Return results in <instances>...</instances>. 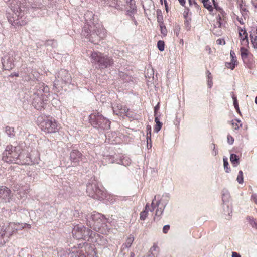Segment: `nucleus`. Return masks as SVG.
Masks as SVG:
<instances>
[{
	"label": "nucleus",
	"mask_w": 257,
	"mask_h": 257,
	"mask_svg": "<svg viewBox=\"0 0 257 257\" xmlns=\"http://www.w3.org/2000/svg\"><path fill=\"white\" fill-rule=\"evenodd\" d=\"M251 199L254 202L255 204H257V194H253L251 196Z\"/></svg>",
	"instance_id": "58"
},
{
	"label": "nucleus",
	"mask_w": 257,
	"mask_h": 257,
	"mask_svg": "<svg viewBox=\"0 0 257 257\" xmlns=\"http://www.w3.org/2000/svg\"><path fill=\"white\" fill-rule=\"evenodd\" d=\"M222 18L223 17L220 14H218L216 17L217 22L215 25H217L219 28H221L223 25V20H224V18Z\"/></svg>",
	"instance_id": "33"
},
{
	"label": "nucleus",
	"mask_w": 257,
	"mask_h": 257,
	"mask_svg": "<svg viewBox=\"0 0 257 257\" xmlns=\"http://www.w3.org/2000/svg\"><path fill=\"white\" fill-rule=\"evenodd\" d=\"M204 8L207 9L209 12H212L213 11V7L209 0H201Z\"/></svg>",
	"instance_id": "23"
},
{
	"label": "nucleus",
	"mask_w": 257,
	"mask_h": 257,
	"mask_svg": "<svg viewBox=\"0 0 257 257\" xmlns=\"http://www.w3.org/2000/svg\"><path fill=\"white\" fill-rule=\"evenodd\" d=\"M239 36L243 42H245L247 44H249L248 38V34L245 30L241 29L239 31Z\"/></svg>",
	"instance_id": "20"
},
{
	"label": "nucleus",
	"mask_w": 257,
	"mask_h": 257,
	"mask_svg": "<svg viewBox=\"0 0 257 257\" xmlns=\"http://www.w3.org/2000/svg\"><path fill=\"white\" fill-rule=\"evenodd\" d=\"M227 142L230 145L233 144L234 142V138L231 135H228L227 136Z\"/></svg>",
	"instance_id": "51"
},
{
	"label": "nucleus",
	"mask_w": 257,
	"mask_h": 257,
	"mask_svg": "<svg viewBox=\"0 0 257 257\" xmlns=\"http://www.w3.org/2000/svg\"><path fill=\"white\" fill-rule=\"evenodd\" d=\"M9 238L4 233L2 229H0V245H4L8 241Z\"/></svg>",
	"instance_id": "22"
},
{
	"label": "nucleus",
	"mask_w": 257,
	"mask_h": 257,
	"mask_svg": "<svg viewBox=\"0 0 257 257\" xmlns=\"http://www.w3.org/2000/svg\"><path fill=\"white\" fill-rule=\"evenodd\" d=\"M0 199L1 203L8 207H11L14 205L15 203H17L11 190L6 186H0Z\"/></svg>",
	"instance_id": "8"
},
{
	"label": "nucleus",
	"mask_w": 257,
	"mask_h": 257,
	"mask_svg": "<svg viewBox=\"0 0 257 257\" xmlns=\"http://www.w3.org/2000/svg\"><path fill=\"white\" fill-rule=\"evenodd\" d=\"M230 57L231 58V61L233 62L236 63V57L235 52L231 50L230 52Z\"/></svg>",
	"instance_id": "48"
},
{
	"label": "nucleus",
	"mask_w": 257,
	"mask_h": 257,
	"mask_svg": "<svg viewBox=\"0 0 257 257\" xmlns=\"http://www.w3.org/2000/svg\"><path fill=\"white\" fill-rule=\"evenodd\" d=\"M84 156L77 149H73L69 154V160L71 162V165L68 168L72 166L75 167L79 165L80 162L83 160Z\"/></svg>",
	"instance_id": "12"
},
{
	"label": "nucleus",
	"mask_w": 257,
	"mask_h": 257,
	"mask_svg": "<svg viewBox=\"0 0 257 257\" xmlns=\"http://www.w3.org/2000/svg\"><path fill=\"white\" fill-rule=\"evenodd\" d=\"M11 10L13 14L12 16L10 14L7 16L9 22L14 26L25 25L26 22L23 20L20 21V19L24 16V12L27 11V7L21 2L18 1L16 4H14L13 6H12Z\"/></svg>",
	"instance_id": "2"
},
{
	"label": "nucleus",
	"mask_w": 257,
	"mask_h": 257,
	"mask_svg": "<svg viewBox=\"0 0 257 257\" xmlns=\"http://www.w3.org/2000/svg\"><path fill=\"white\" fill-rule=\"evenodd\" d=\"M125 116L130 118H133L134 116V113L129 110V112L127 113L126 114H125Z\"/></svg>",
	"instance_id": "55"
},
{
	"label": "nucleus",
	"mask_w": 257,
	"mask_h": 257,
	"mask_svg": "<svg viewBox=\"0 0 257 257\" xmlns=\"http://www.w3.org/2000/svg\"><path fill=\"white\" fill-rule=\"evenodd\" d=\"M157 18L159 24L163 25V24H164L163 16L161 10H158L157 11Z\"/></svg>",
	"instance_id": "29"
},
{
	"label": "nucleus",
	"mask_w": 257,
	"mask_h": 257,
	"mask_svg": "<svg viewBox=\"0 0 257 257\" xmlns=\"http://www.w3.org/2000/svg\"><path fill=\"white\" fill-rule=\"evenodd\" d=\"M88 28H89L90 31L94 32V33H95L98 35L100 33H103V38H104L106 36V31L101 23H93L92 25H90Z\"/></svg>",
	"instance_id": "17"
},
{
	"label": "nucleus",
	"mask_w": 257,
	"mask_h": 257,
	"mask_svg": "<svg viewBox=\"0 0 257 257\" xmlns=\"http://www.w3.org/2000/svg\"><path fill=\"white\" fill-rule=\"evenodd\" d=\"M129 112V109H128L125 106H121V108H120V115H122V117L124 118V116H125V114H126L127 113Z\"/></svg>",
	"instance_id": "35"
},
{
	"label": "nucleus",
	"mask_w": 257,
	"mask_h": 257,
	"mask_svg": "<svg viewBox=\"0 0 257 257\" xmlns=\"http://www.w3.org/2000/svg\"><path fill=\"white\" fill-rule=\"evenodd\" d=\"M47 95H34L33 106L37 110L44 109L47 103Z\"/></svg>",
	"instance_id": "15"
},
{
	"label": "nucleus",
	"mask_w": 257,
	"mask_h": 257,
	"mask_svg": "<svg viewBox=\"0 0 257 257\" xmlns=\"http://www.w3.org/2000/svg\"><path fill=\"white\" fill-rule=\"evenodd\" d=\"M213 85L212 78L208 79L207 85L209 88H211Z\"/></svg>",
	"instance_id": "59"
},
{
	"label": "nucleus",
	"mask_w": 257,
	"mask_h": 257,
	"mask_svg": "<svg viewBox=\"0 0 257 257\" xmlns=\"http://www.w3.org/2000/svg\"><path fill=\"white\" fill-rule=\"evenodd\" d=\"M211 146H213V150H212V155L213 156H215L218 154V150H217V149H216L215 145L214 144L212 143L211 144Z\"/></svg>",
	"instance_id": "53"
},
{
	"label": "nucleus",
	"mask_w": 257,
	"mask_h": 257,
	"mask_svg": "<svg viewBox=\"0 0 257 257\" xmlns=\"http://www.w3.org/2000/svg\"><path fill=\"white\" fill-rule=\"evenodd\" d=\"M251 43L255 49H257V38L253 37L252 34L250 35Z\"/></svg>",
	"instance_id": "43"
},
{
	"label": "nucleus",
	"mask_w": 257,
	"mask_h": 257,
	"mask_svg": "<svg viewBox=\"0 0 257 257\" xmlns=\"http://www.w3.org/2000/svg\"><path fill=\"white\" fill-rule=\"evenodd\" d=\"M127 14L130 16L136 11V6L134 0H130L127 3L126 6Z\"/></svg>",
	"instance_id": "18"
},
{
	"label": "nucleus",
	"mask_w": 257,
	"mask_h": 257,
	"mask_svg": "<svg viewBox=\"0 0 257 257\" xmlns=\"http://www.w3.org/2000/svg\"><path fill=\"white\" fill-rule=\"evenodd\" d=\"M147 76L146 75V78L148 77L149 79H154V70L152 68L149 67L147 69Z\"/></svg>",
	"instance_id": "36"
},
{
	"label": "nucleus",
	"mask_w": 257,
	"mask_h": 257,
	"mask_svg": "<svg viewBox=\"0 0 257 257\" xmlns=\"http://www.w3.org/2000/svg\"><path fill=\"white\" fill-rule=\"evenodd\" d=\"M131 159L127 157H123L121 159L122 164L124 166L129 165L131 164Z\"/></svg>",
	"instance_id": "39"
},
{
	"label": "nucleus",
	"mask_w": 257,
	"mask_h": 257,
	"mask_svg": "<svg viewBox=\"0 0 257 257\" xmlns=\"http://www.w3.org/2000/svg\"><path fill=\"white\" fill-rule=\"evenodd\" d=\"M175 31L176 35H177V36H178L179 33V31H180V27L179 26H177L176 27Z\"/></svg>",
	"instance_id": "64"
},
{
	"label": "nucleus",
	"mask_w": 257,
	"mask_h": 257,
	"mask_svg": "<svg viewBox=\"0 0 257 257\" xmlns=\"http://www.w3.org/2000/svg\"><path fill=\"white\" fill-rule=\"evenodd\" d=\"M223 208L224 214L227 215L228 216V218H226V219L229 220L231 217V214L232 212V209L228 205H226V206H223Z\"/></svg>",
	"instance_id": "24"
},
{
	"label": "nucleus",
	"mask_w": 257,
	"mask_h": 257,
	"mask_svg": "<svg viewBox=\"0 0 257 257\" xmlns=\"http://www.w3.org/2000/svg\"><path fill=\"white\" fill-rule=\"evenodd\" d=\"M247 220L249 221L252 227L257 229V222L255 219L250 216H247Z\"/></svg>",
	"instance_id": "32"
},
{
	"label": "nucleus",
	"mask_w": 257,
	"mask_h": 257,
	"mask_svg": "<svg viewBox=\"0 0 257 257\" xmlns=\"http://www.w3.org/2000/svg\"><path fill=\"white\" fill-rule=\"evenodd\" d=\"M72 235L77 239H83L89 241V239L92 237L93 231L86 228L82 224H78L74 227L72 231Z\"/></svg>",
	"instance_id": "7"
},
{
	"label": "nucleus",
	"mask_w": 257,
	"mask_h": 257,
	"mask_svg": "<svg viewBox=\"0 0 257 257\" xmlns=\"http://www.w3.org/2000/svg\"><path fill=\"white\" fill-rule=\"evenodd\" d=\"M55 80L54 82V85L56 86L59 85L70 84L72 81V78L69 72L66 70L62 69L56 74Z\"/></svg>",
	"instance_id": "10"
},
{
	"label": "nucleus",
	"mask_w": 257,
	"mask_h": 257,
	"mask_svg": "<svg viewBox=\"0 0 257 257\" xmlns=\"http://www.w3.org/2000/svg\"><path fill=\"white\" fill-rule=\"evenodd\" d=\"M239 7H240V10H241V12H246V9L245 7V6H244L243 5V3L240 4Z\"/></svg>",
	"instance_id": "60"
},
{
	"label": "nucleus",
	"mask_w": 257,
	"mask_h": 257,
	"mask_svg": "<svg viewBox=\"0 0 257 257\" xmlns=\"http://www.w3.org/2000/svg\"><path fill=\"white\" fill-rule=\"evenodd\" d=\"M169 229H170L169 225H166L164 226V227L163 228V232L165 234L167 233Z\"/></svg>",
	"instance_id": "52"
},
{
	"label": "nucleus",
	"mask_w": 257,
	"mask_h": 257,
	"mask_svg": "<svg viewBox=\"0 0 257 257\" xmlns=\"http://www.w3.org/2000/svg\"><path fill=\"white\" fill-rule=\"evenodd\" d=\"M24 155L22 153V149L19 146L8 145L2 154V159L8 163H15L25 165L27 160L24 159Z\"/></svg>",
	"instance_id": "1"
},
{
	"label": "nucleus",
	"mask_w": 257,
	"mask_h": 257,
	"mask_svg": "<svg viewBox=\"0 0 257 257\" xmlns=\"http://www.w3.org/2000/svg\"><path fill=\"white\" fill-rule=\"evenodd\" d=\"M5 132L10 138H13L15 136L14 129L13 127L6 126L5 127Z\"/></svg>",
	"instance_id": "25"
},
{
	"label": "nucleus",
	"mask_w": 257,
	"mask_h": 257,
	"mask_svg": "<svg viewBox=\"0 0 257 257\" xmlns=\"http://www.w3.org/2000/svg\"><path fill=\"white\" fill-rule=\"evenodd\" d=\"M146 139L147 140V147L148 149H150L152 147L151 139L150 138V136L146 137Z\"/></svg>",
	"instance_id": "49"
},
{
	"label": "nucleus",
	"mask_w": 257,
	"mask_h": 257,
	"mask_svg": "<svg viewBox=\"0 0 257 257\" xmlns=\"http://www.w3.org/2000/svg\"><path fill=\"white\" fill-rule=\"evenodd\" d=\"M241 56L243 59L247 58L248 56L247 50L243 47L241 48Z\"/></svg>",
	"instance_id": "47"
},
{
	"label": "nucleus",
	"mask_w": 257,
	"mask_h": 257,
	"mask_svg": "<svg viewBox=\"0 0 257 257\" xmlns=\"http://www.w3.org/2000/svg\"><path fill=\"white\" fill-rule=\"evenodd\" d=\"M24 226L20 224H16L11 222L4 225L1 228L7 236L9 238L13 234L17 232V230L23 228Z\"/></svg>",
	"instance_id": "13"
},
{
	"label": "nucleus",
	"mask_w": 257,
	"mask_h": 257,
	"mask_svg": "<svg viewBox=\"0 0 257 257\" xmlns=\"http://www.w3.org/2000/svg\"><path fill=\"white\" fill-rule=\"evenodd\" d=\"M166 205V204L164 205H163L162 207H160L159 209L158 208L156 211L155 216L156 217H159L163 213L164 209Z\"/></svg>",
	"instance_id": "38"
},
{
	"label": "nucleus",
	"mask_w": 257,
	"mask_h": 257,
	"mask_svg": "<svg viewBox=\"0 0 257 257\" xmlns=\"http://www.w3.org/2000/svg\"><path fill=\"white\" fill-rule=\"evenodd\" d=\"M86 192L88 195L97 200H103L106 196V193L102 189L99 188L95 182L92 181L87 185Z\"/></svg>",
	"instance_id": "9"
},
{
	"label": "nucleus",
	"mask_w": 257,
	"mask_h": 257,
	"mask_svg": "<svg viewBox=\"0 0 257 257\" xmlns=\"http://www.w3.org/2000/svg\"><path fill=\"white\" fill-rule=\"evenodd\" d=\"M237 181L239 184H242L244 182V178H243V171L240 170L239 172V173L237 175V178H236Z\"/></svg>",
	"instance_id": "34"
},
{
	"label": "nucleus",
	"mask_w": 257,
	"mask_h": 257,
	"mask_svg": "<svg viewBox=\"0 0 257 257\" xmlns=\"http://www.w3.org/2000/svg\"><path fill=\"white\" fill-rule=\"evenodd\" d=\"M159 26H160L161 34L163 36H166L167 33V29L166 28V27H165L164 24H163V25L159 24Z\"/></svg>",
	"instance_id": "44"
},
{
	"label": "nucleus",
	"mask_w": 257,
	"mask_h": 257,
	"mask_svg": "<svg viewBox=\"0 0 257 257\" xmlns=\"http://www.w3.org/2000/svg\"><path fill=\"white\" fill-rule=\"evenodd\" d=\"M134 241V237L130 235L128 238H127L125 243L123 245V246L124 247L128 248L131 247V246L132 244V243Z\"/></svg>",
	"instance_id": "27"
},
{
	"label": "nucleus",
	"mask_w": 257,
	"mask_h": 257,
	"mask_svg": "<svg viewBox=\"0 0 257 257\" xmlns=\"http://www.w3.org/2000/svg\"><path fill=\"white\" fill-rule=\"evenodd\" d=\"M155 121L156 122V125L154 128V132L158 133L161 128L162 123L158 120L157 117H155Z\"/></svg>",
	"instance_id": "28"
},
{
	"label": "nucleus",
	"mask_w": 257,
	"mask_h": 257,
	"mask_svg": "<svg viewBox=\"0 0 257 257\" xmlns=\"http://www.w3.org/2000/svg\"><path fill=\"white\" fill-rule=\"evenodd\" d=\"M214 6V8L216 10V11H219V10H221V8H220L218 4V3L216 2H214L213 4Z\"/></svg>",
	"instance_id": "54"
},
{
	"label": "nucleus",
	"mask_w": 257,
	"mask_h": 257,
	"mask_svg": "<svg viewBox=\"0 0 257 257\" xmlns=\"http://www.w3.org/2000/svg\"><path fill=\"white\" fill-rule=\"evenodd\" d=\"M154 202H153V201H152V203H151V206H149V205H148V204H146V208H145V209H146V214H147V212H148V211H152L154 208H155V206L154 205ZM147 217V216L146 215V217Z\"/></svg>",
	"instance_id": "46"
},
{
	"label": "nucleus",
	"mask_w": 257,
	"mask_h": 257,
	"mask_svg": "<svg viewBox=\"0 0 257 257\" xmlns=\"http://www.w3.org/2000/svg\"><path fill=\"white\" fill-rule=\"evenodd\" d=\"M15 54L14 52H9L2 59L3 67L5 70H10L14 66V62Z\"/></svg>",
	"instance_id": "14"
},
{
	"label": "nucleus",
	"mask_w": 257,
	"mask_h": 257,
	"mask_svg": "<svg viewBox=\"0 0 257 257\" xmlns=\"http://www.w3.org/2000/svg\"><path fill=\"white\" fill-rule=\"evenodd\" d=\"M110 7H115V8L119 9L120 8L119 5L118 4L117 0H110L107 2V5Z\"/></svg>",
	"instance_id": "26"
},
{
	"label": "nucleus",
	"mask_w": 257,
	"mask_h": 257,
	"mask_svg": "<svg viewBox=\"0 0 257 257\" xmlns=\"http://www.w3.org/2000/svg\"><path fill=\"white\" fill-rule=\"evenodd\" d=\"M233 105L234 106V108H235L237 112L241 115V111L239 109V105L237 103L236 97L233 96Z\"/></svg>",
	"instance_id": "37"
},
{
	"label": "nucleus",
	"mask_w": 257,
	"mask_h": 257,
	"mask_svg": "<svg viewBox=\"0 0 257 257\" xmlns=\"http://www.w3.org/2000/svg\"><path fill=\"white\" fill-rule=\"evenodd\" d=\"M45 44L47 46H51L52 48H56L57 46V42L55 40H48Z\"/></svg>",
	"instance_id": "31"
},
{
	"label": "nucleus",
	"mask_w": 257,
	"mask_h": 257,
	"mask_svg": "<svg viewBox=\"0 0 257 257\" xmlns=\"http://www.w3.org/2000/svg\"><path fill=\"white\" fill-rule=\"evenodd\" d=\"M36 86L34 92V95H47L46 93L49 92V88L47 86H44L43 83H35Z\"/></svg>",
	"instance_id": "16"
},
{
	"label": "nucleus",
	"mask_w": 257,
	"mask_h": 257,
	"mask_svg": "<svg viewBox=\"0 0 257 257\" xmlns=\"http://www.w3.org/2000/svg\"><path fill=\"white\" fill-rule=\"evenodd\" d=\"M89 16H93V14H92V12L88 11L84 14V17L85 19L88 18Z\"/></svg>",
	"instance_id": "56"
},
{
	"label": "nucleus",
	"mask_w": 257,
	"mask_h": 257,
	"mask_svg": "<svg viewBox=\"0 0 257 257\" xmlns=\"http://www.w3.org/2000/svg\"><path fill=\"white\" fill-rule=\"evenodd\" d=\"M90 58L91 62L98 65V68L100 69L107 68L113 64V60L111 57L104 55L99 52L92 53Z\"/></svg>",
	"instance_id": "4"
},
{
	"label": "nucleus",
	"mask_w": 257,
	"mask_h": 257,
	"mask_svg": "<svg viewBox=\"0 0 257 257\" xmlns=\"http://www.w3.org/2000/svg\"><path fill=\"white\" fill-rule=\"evenodd\" d=\"M86 219L87 225L97 232L100 231L102 228L106 226V218L102 214L96 212L87 214Z\"/></svg>",
	"instance_id": "3"
},
{
	"label": "nucleus",
	"mask_w": 257,
	"mask_h": 257,
	"mask_svg": "<svg viewBox=\"0 0 257 257\" xmlns=\"http://www.w3.org/2000/svg\"><path fill=\"white\" fill-rule=\"evenodd\" d=\"M190 20H191L190 19V20L186 19L184 21V25L187 30H189L191 28Z\"/></svg>",
	"instance_id": "50"
},
{
	"label": "nucleus",
	"mask_w": 257,
	"mask_h": 257,
	"mask_svg": "<svg viewBox=\"0 0 257 257\" xmlns=\"http://www.w3.org/2000/svg\"><path fill=\"white\" fill-rule=\"evenodd\" d=\"M165 43L162 40H159L157 42V48L160 51L164 50Z\"/></svg>",
	"instance_id": "41"
},
{
	"label": "nucleus",
	"mask_w": 257,
	"mask_h": 257,
	"mask_svg": "<svg viewBox=\"0 0 257 257\" xmlns=\"http://www.w3.org/2000/svg\"><path fill=\"white\" fill-rule=\"evenodd\" d=\"M230 198V195L229 192L227 190H224L222 191V201L223 203L228 202L229 201V199Z\"/></svg>",
	"instance_id": "21"
},
{
	"label": "nucleus",
	"mask_w": 257,
	"mask_h": 257,
	"mask_svg": "<svg viewBox=\"0 0 257 257\" xmlns=\"http://www.w3.org/2000/svg\"><path fill=\"white\" fill-rule=\"evenodd\" d=\"M89 121L91 125L97 128L107 130L110 127V121L98 112L89 115Z\"/></svg>",
	"instance_id": "5"
},
{
	"label": "nucleus",
	"mask_w": 257,
	"mask_h": 257,
	"mask_svg": "<svg viewBox=\"0 0 257 257\" xmlns=\"http://www.w3.org/2000/svg\"><path fill=\"white\" fill-rule=\"evenodd\" d=\"M223 160L224 168L225 169V171L227 173H229L230 171V169L228 167V166L229 165V163H228V162L227 160V158L226 157L223 158Z\"/></svg>",
	"instance_id": "42"
},
{
	"label": "nucleus",
	"mask_w": 257,
	"mask_h": 257,
	"mask_svg": "<svg viewBox=\"0 0 257 257\" xmlns=\"http://www.w3.org/2000/svg\"><path fill=\"white\" fill-rule=\"evenodd\" d=\"M158 248V246L156 244H154L153 245L150 249L148 254H155V255L157 254V248Z\"/></svg>",
	"instance_id": "40"
},
{
	"label": "nucleus",
	"mask_w": 257,
	"mask_h": 257,
	"mask_svg": "<svg viewBox=\"0 0 257 257\" xmlns=\"http://www.w3.org/2000/svg\"><path fill=\"white\" fill-rule=\"evenodd\" d=\"M225 65L227 68L233 70L235 68L236 63L231 61L230 62H226Z\"/></svg>",
	"instance_id": "45"
},
{
	"label": "nucleus",
	"mask_w": 257,
	"mask_h": 257,
	"mask_svg": "<svg viewBox=\"0 0 257 257\" xmlns=\"http://www.w3.org/2000/svg\"><path fill=\"white\" fill-rule=\"evenodd\" d=\"M140 219L143 220L145 219V210H143L140 213Z\"/></svg>",
	"instance_id": "61"
},
{
	"label": "nucleus",
	"mask_w": 257,
	"mask_h": 257,
	"mask_svg": "<svg viewBox=\"0 0 257 257\" xmlns=\"http://www.w3.org/2000/svg\"><path fill=\"white\" fill-rule=\"evenodd\" d=\"M232 125L233 126H235L234 129L235 130H237L239 129L240 127H242V123H240V126H238L237 123H234V122H232Z\"/></svg>",
	"instance_id": "57"
},
{
	"label": "nucleus",
	"mask_w": 257,
	"mask_h": 257,
	"mask_svg": "<svg viewBox=\"0 0 257 257\" xmlns=\"http://www.w3.org/2000/svg\"><path fill=\"white\" fill-rule=\"evenodd\" d=\"M216 42H217V44H219V45H221L222 44H223L224 45L225 43V41L224 40H221V39L217 40Z\"/></svg>",
	"instance_id": "62"
},
{
	"label": "nucleus",
	"mask_w": 257,
	"mask_h": 257,
	"mask_svg": "<svg viewBox=\"0 0 257 257\" xmlns=\"http://www.w3.org/2000/svg\"><path fill=\"white\" fill-rule=\"evenodd\" d=\"M82 35L89 39V41L94 44H98L101 39L103 38V34L100 33L98 35L94 32L89 31V28L84 26L82 31Z\"/></svg>",
	"instance_id": "11"
},
{
	"label": "nucleus",
	"mask_w": 257,
	"mask_h": 257,
	"mask_svg": "<svg viewBox=\"0 0 257 257\" xmlns=\"http://www.w3.org/2000/svg\"><path fill=\"white\" fill-rule=\"evenodd\" d=\"M213 33L217 36H220L222 34V32L220 28H219L217 25H214V27L212 28Z\"/></svg>",
	"instance_id": "30"
},
{
	"label": "nucleus",
	"mask_w": 257,
	"mask_h": 257,
	"mask_svg": "<svg viewBox=\"0 0 257 257\" xmlns=\"http://www.w3.org/2000/svg\"><path fill=\"white\" fill-rule=\"evenodd\" d=\"M230 160L234 167H236L240 164L239 157L235 154H231Z\"/></svg>",
	"instance_id": "19"
},
{
	"label": "nucleus",
	"mask_w": 257,
	"mask_h": 257,
	"mask_svg": "<svg viewBox=\"0 0 257 257\" xmlns=\"http://www.w3.org/2000/svg\"><path fill=\"white\" fill-rule=\"evenodd\" d=\"M232 257H241V256L239 253H238L236 252H232Z\"/></svg>",
	"instance_id": "63"
},
{
	"label": "nucleus",
	"mask_w": 257,
	"mask_h": 257,
	"mask_svg": "<svg viewBox=\"0 0 257 257\" xmlns=\"http://www.w3.org/2000/svg\"><path fill=\"white\" fill-rule=\"evenodd\" d=\"M37 122L40 128L46 133H53L59 130L58 125L55 119H49L46 117L44 118L43 116H39Z\"/></svg>",
	"instance_id": "6"
}]
</instances>
